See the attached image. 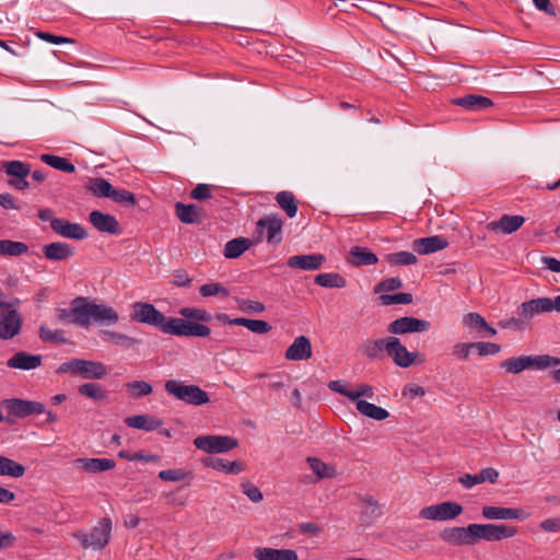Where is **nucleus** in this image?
Masks as SVG:
<instances>
[{
    "mask_svg": "<svg viewBox=\"0 0 560 560\" xmlns=\"http://www.w3.org/2000/svg\"><path fill=\"white\" fill-rule=\"evenodd\" d=\"M91 224L102 233L117 235L120 233V225L117 219L100 210H93L89 214Z\"/></svg>",
    "mask_w": 560,
    "mask_h": 560,
    "instance_id": "nucleus-19",
    "label": "nucleus"
},
{
    "mask_svg": "<svg viewBox=\"0 0 560 560\" xmlns=\"http://www.w3.org/2000/svg\"><path fill=\"white\" fill-rule=\"evenodd\" d=\"M214 187L209 184H197L190 191L189 197L194 200L205 202L214 199Z\"/></svg>",
    "mask_w": 560,
    "mask_h": 560,
    "instance_id": "nucleus-53",
    "label": "nucleus"
},
{
    "mask_svg": "<svg viewBox=\"0 0 560 560\" xmlns=\"http://www.w3.org/2000/svg\"><path fill=\"white\" fill-rule=\"evenodd\" d=\"M2 171L12 177L8 183L15 189L25 190L30 187L26 177L31 174V166L22 161H7L2 164Z\"/></svg>",
    "mask_w": 560,
    "mask_h": 560,
    "instance_id": "nucleus-13",
    "label": "nucleus"
},
{
    "mask_svg": "<svg viewBox=\"0 0 560 560\" xmlns=\"http://www.w3.org/2000/svg\"><path fill=\"white\" fill-rule=\"evenodd\" d=\"M164 388L170 396L188 405L202 406L210 400L208 393L198 385L185 384L182 381L168 380L165 382Z\"/></svg>",
    "mask_w": 560,
    "mask_h": 560,
    "instance_id": "nucleus-3",
    "label": "nucleus"
},
{
    "mask_svg": "<svg viewBox=\"0 0 560 560\" xmlns=\"http://www.w3.org/2000/svg\"><path fill=\"white\" fill-rule=\"evenodd\" d=\"M463 323L470 329L482 331V327H487L486 319L478 313L471 312L464 316Z\"/></svg>",
    "mask_w": 560,
    "mask_h": 560,
    "instance_id": "nucleus-59",
    "label": "nucleus"
},
{
    "mask_svg": "<svg viewBox=\"0 0 560 560\" xmlns=\"http://www.w3.org/2000/svg\"><path fill=\"white\" fill-rule=\"evenodd\" d=\"M109 198L126 207H133L137 203L136 196L127 189H115L113 187V195Z\"/></svg>",
    "mask_w": 560,
    "mask_h": 560,
    "instance_id": "nucleus-55",
    "label": "nucleus"
},
{
    "mask_svg": "<svg viewBox=\"0 0 560 560\" xmlns=\"http://www.w3.org/2000/svg\"><path fill=\"white\" fill-rule=\"evenodd\" d=\"M535 314L532 310V304L523 302L516 310V316L501 319L498 325L502 329H512L515 331H524L530 326L532 319Z\"/></svg>",
    "mask_w": 560,
    "mask_h": 560,
    "instance_id": "nucleus-15",
    "label": "nucleus"
},
{
    "mask_svg": "<svg viewBox=\"0 0 560 560\" xmlns=\"http://www.w3.org/2000/svg\"><path fill=\"white\" fill-rule=\"evenodd\" d=\"M2 406L8 410L5 421L14 422V418H25L32 415L45 412V405L39 401L24 400L20 398L4 399Z\"/></svg>",
    "mask_w": 560,
    "mask_h": 560,
    "instance_id": "nucleus-7",
    "label": "nucleus"
},
{
    "mask_svg": "<svg viewBox=\"0 0 560 560\" xmlns=\"http://www.w3.org/2000/svg\"><path fill=\"white\" fill-rule=\"evenodd\" d=\"M463 513V506L454 501H444L439 504L424 506L419 512V517L423 520L445 522L455 520Z\"/></svg>",
    "mask_w": 560,
    "mask_h": 560,
    "instance_id": "nucleus-9",
    "label": "nucleus"
},
{
    "mask_svg": "<svg viewBox=\"0 0 560 560\" xmlns=\"http://www.w3.org/2000/svg\"><path fill=\"white\" fill-rule=\"evenodd\" d=\"M523 370H545L560 365V358L549 354L522 355Z\"/></svg>",
    "mask_w": 560,
    "mask_h": 560,
    "instance_id": "nucleus-33",
    "label": "nucleus"
},
{
    "mask_svg": "<svg viewBox=\"0 0 560 560\" xmlns=\"http://www.w3.org/2000/svg\"><path fill=\"white\" fill-rule=\"evenodd\" d=\"M83 296H77L70 302V308H56V318L61 323H71L83 327L78 310L82 308Z\"/></svg>",
    "mask_w": 560,
    "mask_h": 560,
    "instance_id": "nucleus-32",
    "label": "nucleus"
},
{
    "mask_svg": "<svg viewBox=\"0 0 560 560\" xmlns=\"http://www.w3.org/2000/svg\"><path fill=\"white\" fill-rule=\"evenodd\" d=\"M469 525L466 527L453 526L446 527L440 533L443 542L453 546H474L472 534H470Z\"/></svg>",
    "mask_w": 560,
    "mask_h": 560,
    "instance_id": "nucleus-18",
    "label": "nucleus"
},
{
    "mask_svg": "<svg viewBox=\"0 0 560 560\" xmlns=\"http://www.w3.org/2000/svg\"><path fill=\"white\" fill-rule=\"evenodd\" d=\"M431 328V323L411 316L399 317L387 326V331L393 335H406L411 332H424Z\"/></svg>",
    "mask_w": 560,
    "mask_h": 560,
    "instance_id": "nucleus-14",
    "label": "nucleus"
},
{
    "mask_svg": "<svg viewBox=\"0 0 560 560\" xmlns=\"http://www.w3.org/2000/svg\"><path fill=\"white\" fill-rule=\"evenodd\" d=\"M470 534H472L474 545L480 540L500 541L502 539L514 537L517 529L506 524H469Z\"/></svg>",
    "mask_w": 560,
    "mask_h": 560,
    "instance_id": "nucleus-5",
    "label": "nucleus"
},
{
    "mask_svg": "<svg viewBox=\"0 0 560 560\" xmlns=\"http://www.w3.org/2000/svg\"><path fill=\"white\" fill-rule=\"evenodd\" d=\"M278 206L289 218H294L298 213L299 201L292 191L282 190L275 197Z\"/></svg>",
    "mask_w": 560,
    "mask_h": 560,
    "instance_id": "nucleus-37",
    "label": "nucleus"
},
{
    "mask_svg": "<svg viewBox=\"0 0 560 560\" xmlns=\"http://www.w3.org/2000/svg\"><path fill=\"white\" fill-rule=\"evenodd\" d=\"M256 560H298V552L293 549H276L270 547H257L254 549Z\"/></svg>",
    "mask_w": 560,
    "mask_h": 560,
    "instance_id": "nucleus-30",
    "label": "nucleus"
},
{
    "mask_svg": "<svg viewBox=\"0 0 560 560\" xmlns=\"http://www.w3.org/2000/svg\"><path fill=\"white\" fill-rule=\"evenodd\" d=\"M125 423L135 429L153 431L162 427L163 421L156 417L148 415L130 416L125 419Z\"/></svg>",
    "mask_w": 560,
    "mask_h": 560,
    "instance_id": "nucleus-35",
    "label": "nucleus"
},
{
    "mask_svg": "<svg viewBox=\"0 0 560 560\" xmlns=\"http://www.w3.org/2000/svg\"><path fill=\"white\" fill-rule=\"evenodd\" d=\"M250 245L252 242L248 238L236 237L225 244L223 254L226 258H238L250 247Z\"/></svg>",
    "mask_w": 560,
    "mask_h": 560,
    "instance_id": "nucleus-42",
    "label": "nucleus"
},
{
    "mask_svg": "<svg viewBox=\"0 0 560 560\" xmlns=\"http://www.w3.org/2000/svg\"><path fill=\"white\" fill-rule=\"evenodd\" d=\"M474 350H476L479 355H488L500 352L501 347L493 342L478 341L474 342Z\"/></svg>",
    "mask_w": 560,
    "mask_h": 560,
    "instance_id": "nucleus-64",
    "label": "nucleus"
},
{
    "mask_svg": "<svg viewBox=\"0 0 560 560\" xmlns=\"http://www.w3.org/2000/svg\"><path fill=\"white\" fill-rule=\"evenodd\" d=\"M283 220L279 214H271L261 218L257 222V232L265 234V238L270 245H278L282 242Z\"/></svg>",
    "mask_w": 560,
    "mask_h": 560,
    "instance_id": "nucleus-12",
    "label": "nucleus"
},
{
    "mask_svg": "<svg viewBox=\"0 0 560 560\" xmlns=\"http://www.w3.org/2000/svg\"><path fill=\"white\" fill-rule=\"evenodd\" d=\"M361 397H368L373 398L374 397V389L370 384L362 383L357 386L355 390H352V394L349 395V399L351 401H358L361 400Z\"/></svg>",
    "mask_w": 560,
    "mask_h": 560,
    "instance_id": "nucleus-63",
    "label": "nucleus"
},
{
    "mask_svg": "<svg viewBox=\"0 0 560 560\" xmlns=\"http://www.w3.org/2000/svg\"><path fill=\"white\" fill-rule=\"evenodd\" d=\"M40 160L45 164L49 165L50 167H52L55 170H58V171H61L65 173H69V174L75 172V166L71 162H69V160L66 158L52 155V154H42Z\"/></svg>",
    "mask_w": 560,
    "mask_h": 560,
    "instance_id": "nucleus-48",
    "label": "nucleus"
},
{
    "mask_svg": "<svg viewBox=\"0 0 560 560\" xmlns=\"http://www.w3.org/2000/svg\"><path fill=\"white\" fill-rule=\"evenodd\" d=\"M44 257L51 261H65L73 257L75 249L66 242H54L43 246Z\"/></svg>",
    "mask_w": 560,
    "mask_h": 560,
    "instance_id": "nucleus-24",
    "label": "nucleus"
},
{
    "mask_svg": "<svg viewBox=\"0 0 560 560\" xmlns=\"http://www.w3.org/2000/svg\"><path fill=\"white\" fill-rule=\"evenodd\" d=\"M25 471L26 468L22 464L0 455V476L21 478L24 476Z\"/></svg>",
    "mask_w": 560,
    "mask_h": 560,
    "instance_id": "nucleus-40",
    "label": "nucleus"
},
{
    "mask_svg": "<svg viewBox=\"0 0 560 560\" xmlns=\"http://www.w3.org/2000/svg\"><path fill=\"white\" fill-rule=\"evenodd\" d=\"M377 261V256L366 247L353 246L349 252L348 262L354 267L371 266Z\"/></svg>",
    "mask_w": 560,
    "mask_h": 560,
    "instance_id": "nucleus-34",
    "label": "nucleus"
},
{
    "mask_svg": "<svg viewBox=\"0 0 560 560\" xmlns=\"http://www.w3.org/2000/svg\"><path fill=\"white\" fill-rule=\"evenodd\" d=\"M501 368L511 374H518V373L523 372L524 370H523L522 355L513 357V358L504 360L501 363Z\"/></svg>",
    "mask_w": 560,
    "mask_h": 560,
    "instance_id": "nucleus-62",
    "label": "nucleus"
},
{
    "mask_svg": "<svg viewBox=\"0 0 560 560\" xmlns=\"http://www.w3.org/2000/svg\"><path fill=\"white\" fill-rule=\"evenodd\" d=\"M314 282L317 285L324 287V288H345L347 285L346 279L336 272H325V273H318Z\"/></svg>",
    "mask_w": 560,
    "mask_h": 560,
    "instance_id": "nucleus-46",
    "label": "nucleus"
},
{
    "mask_svg": "<svg viewBox=\"0 0 560 560\" xmlns=\"http://www.w3.org/2000/svg\"><path fill=\"white\" fill-rule=\"evenodd\" d=\"M499 478V471L492 467L483 468L478 474H465L458 478V482L466 489H471L482 482L495 483Z\"/></svg>",
    "mask_w": 560,
    "mask_h": 560,
    "instance_id": "nucleus-28",
    "label": "nucleus"
},
{
    "mask_svg": "<svg viewBox=\"0 0 560 560\" xmlns=\"http://www.w3.org/2000/svg\"><path fill=\"white\" fill-rule=\"evenodd\" d=\"M57 374H71L85 380H102L108 375L107 366L101 361L71 359L61 363Z\"/></svg>",
    "mask_w": 560,
    "mask_h": 560,
    "instance_id": "nucleus-2",
    "label": "nucleus"
},
{
    "mask_svg": "<svg viewBox=\"0 0 560 560\" xmlns=\"http://www.w3.org/2000/svg\"><path fill=\"white\" fill-rule=\"evenodd\" d=\"M78 392L95 401L104 400L107 397L106 389L97 383H84L79 386Z\"/></svg>",
    "mask_w": 560,
    "mask_h": 560,
    "instance_id": "nucleus-49",
    "label": "nucleus"
},
{
    "mask_svg": "<svg viewBox=\"0 0 560 560\" xmlns=\"http://www.w3.org/2000/svg\"><path fill=\"white\" fill-rule=\"evenodd\" d=\"M355 408L359 413L377 421L385 420L389 417V412L386 409L366 400H358Z\"/></svg>",
    "mask_w": 560,
    "mask_h": 560,
    "instance_id": "nucleus-38",
    "label": "nucleus"
},
{
    "mask_svg": "<svg viewBox=\"0 0 560 560\" xmlns=\"http://www.w3.org/2000/svg\"><path fill=\"white\" fill-rule=\"evenodd\" d=\"M237 440L226 435H200L194 440V445L206 453H226L237 446Z\"/></svg>",
    "mask_w": 560,
    "mask_h": 560,
    "instance_id": "nucleus-10",
    "label": "nucleus"
},
{
    "mask_svg": "<svg viewBox=\"0 0 560 560\" xmlns=\"http://www.w3.org/2000/svg\"><path fill=\"white\" fill-rule=\"evenodd\" d=\"M387 337L383 339H369L360 346L361 353L370 360L380 358L386 351Z\"/></svg>",
    "mask_w": 560,
    "mask_h": 560,
    "instance_id": "nucleus-41",
    "label": "nucleus"
},
{
    "mask_svg": "<svg viewBox=\"0 0 560 560\" xmlns=\"http://www.w3.org/2000/svg\"><path fill=\"white\" fill-rule=\"evenodd\" d=\"M112 528V520L109 517H103L89 534L84 532H78L74 533L73 536L81 542L83 548L102 550L108 545L110 540Z\"/></svg>",
    "mask_w": 560,
    "mask_h": 560,
    "instance_id": "nucleus-4",
    "label": "nucleus"
},
{
    "mask_svg": "<svg viewBox=\"0 0 560 560\" xmlns=\"http://www.w3.org/2000/svg\"><path fill=\"white\" fill-rule=\"evenodd\" d=\"M179 314L187 319H194L199 323H208L212 319V315L203 310L197 307H183L179 310Z\"/></svg>",
    "mask_w": 560,
    "mask_h": 560,
    "instance_id": "nucleus-52",
    "label": "nucleus"
},
{
    "mask_svg": "<svg viewBox=\"0 0 560 560\" xmlns=\"http://www.w3.org/2000/svg\"><path fill=\"white\" fill-rule=\"evenodd\" d=\"M83 327L88 328L92 323L100 326H113L119 320L116 310L106 304H97L83 296L82 308L78 310Z\"/></svg>",
    "mask_w": 560,
    "mask_h": 560,
    "instance_id": "nucleus-1",
    "label": "nucleus"
},
{
    "mask_svg": "<svg viewBox=\"0 0 560 560\" xmlns=\"http://www.w3.org/2000/svg\"><path fill=\"white\" fill-rule=\"evenodd\" d=\"M525 222L522 215L503 214L499 220L491 221L487 224L490 232H502L503 234H512L516 232Z\"/></svg>",
    "mask_w": 560,
    "mask_h": 560,
    "instance_id": "nucleus-22",
    "label": "nucleus"
},
{
    "mask_svg": "<svg viewBox=\"0 0 560 560\" xmlns=\"http://www.w3.org/2000/svg\"><path fill=\"white\" fill-rule=\"evenodd\" d=\"M175 213L183 223L200 224L202 222L203 208L195 203L176 202Z\"/></svg>",
    "mask_w": 560,
    "mask_h": 560,
    "instance_id": "nucleus-27",
    "label": "nucleus"
},
{
    "mask_svg": "<svg viewBox=\"0 0 560 560\" xmlns=\"http://www.w3.org/2000/svg\"><path fill=\"white\" fill-rule=\"evenodd\" d=\"M447 246V240L439 235L416 238L412 242V249L419 255H429L442 250Z\"/></svg>",
    "mask_w": 560,
    "mask_h": 560,
    "instance_id": "nucleus-25",
    "label": "nucleus"
},
{
    "mask_svg": "<svg viewBox=\"0 0 560 560\" xmlns=\"http://www.w3.org/2000/svg\"><path fill=\"white\" fill-rule=\"evenodd\" d=\"M51 230L57 235L69 240L83 241L89 236L86 229L82 224L70 222L66 219L58 218V220H54L51 222Z\"/></svg>",
    "mask_w": 560,
    "mask_h": 560,
    "instance_id": "nucleus-16",
    "label": "nucleus"
},
{
    "mask_svg": "<svg viewBox=\"0 0 560 560\" xmlns=\"http://www.w3.org/2000/svg\"><path fill=\"white\" fill-rule=\"evenodd\" d=\"M481 514L487 520H526L529 514L517 508H503L486 505Z\"/></svg>",
    "mask_w": 560,
    "mask_h": 560,
    "instance_id": "nucleus-20",
    "label": "nucleus"
},
{
    "mask_svg": "<svg viewBox=\"0 0 560 560\" xmlns=\"http://www.w3.org/2000/svg\"><path fill=\"white\" fill-rule=\"evenodd\" d=\"M28 252V246L23 242L0 240V255L19 257Z\"/></svg>",
    "mask_w": 560,
    "mask_h": 560,
    "instance_id": "nucleus-47",
    "label": "nucleus"
},
{
    "mask_svg": "<svg viewBox=\"0 0 560 560\" xmlns=\"http://www.w3.org/2000/svg\"><path fill=\"white\" fill-rule=\"evenodd\" d=\"M325 261L323 254H303L289 257L287 265L293 269L313 271L318 270Z\"/></svg>",
    "mask_w": 560,
    "mask_h": 560,
    "instance_id": "nucleus-21",
    "label": "nucleus"
},
{
    "mask_svg": "<svg viewBox=\"0 0 560 560\" xmlns=\"http://www.w3.org/2000/svg\"><path fill=\"white\" fill-rule=\"evenodd\" d=\"M386 353L394 363L400 368H409L417 362L419 352H410L401 343L400 339L394 336L387 337Z\"/></svg>",
    "mask_w": 560,
    "mask_h": 560,
    "instance_id": "nucleus-11",
    "label": "nucleus"
},
{
    "mask_svg": "<svg viewBox=\"0 0 560 560\" xmlns=\"http://www.w3.org/2000/svg\"><path fill=\"white\" fill-rule=\"evenodd\" d=\"M210 328L202 324L184 318L171 317L166 326L165 334L177 337H209Z\"/></svg>",
    "mask_w": 560,
    "mask_h": 560,
    "instance_id": "nucleus-8",
    "label": "nucleus"
},
{
    "mask_svg": "<svg viewBox=\"0 0 560 560\" xmlns=\"http://www.w3.org/2000/svg\"><path fill=\"white\" fill-rule=\"evenodd\" d=\"M125 386L129 393V396L133 399L149 396L153 392L151 384L144 381L128 382Z\"/></svg>",
    "mask_w": 560,
    "mask_h": 560,
    "instance_id": "nucleus-51",
    "label": "nucleus"
},
{
    "mask_svg": "<svg viewBox=\"0 0 560 560\" xmlns=\"http://www.w3.org/2000/svg\"><path fill=\"white\" fill-rule=\"evenodd\" d=\"M86 189L97 198H109L113 195V185L105 178H89Z\"/></svg>",
    "mask_w": 560,
    "mask_h": 560,
    "instance_id": "nucleus-39",
    "label": "nucleus"
},
{
    "mask_svg": "<svg viewBox=\"0 0 560 560\" xmlns=\"http://www.w3.org/2000/svg\"><path fill=\"white\" fill-rule=\"evenodd\" d=\"M380 300L383 305L410 304L413 298L411 293L401 292L396 294H382Z\"/></svg>",
    "mask_w": 560,
    "mask_h": 560,
    "instance_id": "nucleus-57",
    "label": "nucleus"
},
{
    "mask_svg": "<svg viewBox=\"0 0 560 560\" xmlns=\"http://www.w3.org/2000/svg\"><path fill=\"white\" fill-rule=\"evenodd\" d=\"M312 343L306 336H299L285 350L284 358L290 361H304L312 357Z\"/></svg>",
    "mask_w": 560,
    "mask_h": 560,
    "instance_id": "nucleus-23",
    "label": "nucleus"
},
{
    "mask_svg": "<svg viewBox=\"0 0 560 560\" xmlns=\"http://www.w3.org/2000/svg\"><path fill=\"white\" fill-rule=\"evenodd\" d=\"M385 260L390 266H409L417 264L418 258L413 253L402 250L387 254Z\"/></svg>",
    "mask_w": 560,
    "mask_h": 560,
    "instance_id": "nucleus-50",
    "label": "nucleus"
},
{
    "mask_svg": "<svg viewBox=\"0 0 560 560\" xmlns=\"http://www.w3.org/2000/svg\"><path fill=\"white\" fill-rule=\"evenodd\" d=\"M159 478L163 481H182L186 478H192L191 471H185L183 469H165L159 472Z\"/></svg>",
    "mask_w": 560,
    "mask_h": 560,
    "instance_id": "nucleus-58",
    "label": "nucleus"
},
{
    "mask_svg": "<svg viewBox=\"0 0 560 560\" xmlns=\"http://www.w3.org/2000/svg\"><path fill=\"white\" fill-rule=\"evenodd\" d=\"M527 302H528V304H532V310H533L535 316L539 315L541 313H549V312L553 311L550 298H537V299H532Z\"/></svg>",
    "mask_w": 560,
    "mask_h": 560,
    "instance_id": "nucleus-60",
    "label": "nucleus"
},
{
    "mask_svg": "<svg viewBox=\"0 0 560 560\" xmlns=\"http://www.w3.org/2000/svg\"><path fill=\"white\" fill-rule=\"evenodd\" d=\"M100 336L103 341L112 342L114 345L121 346L126 349H129L138 343V340L136 338L113 330H101Z\"/></svg>",
    "mask_w": 560,
    "mask_h": 560,
    "instance_id": "nucleus-43",
    "label": "nucleus"
},
{
    "mask_svg": "<svg viewBox=\"0 0 560 560\" xmlns=\"http://www.w3.org/2000/svg\"><path fill=\"white\" fill-rule=\"evenodd\" d=\"M234 323L236 326H244L252 332L259 335L268 334L272 329V326L268 322L261 319L237 317L234 318Z\"/></svg>",
    "mask_w": 560,
    "mask_h": 560,
    "instance_id": "nucleus-45",
    "label": "nucleus"
},
{
    "mask_svg": "<svg viewBox=\"0 0 560 560\" xmlns=\"http://www.w3.org/2000/svg\"><path fill=\"white\" fill-rule=\"evenodd\" d=\"M452 104L463 107L467 110H482L490 108L493 105L489 97L477 94H468L462 97L453 98Z\"/></svg>",
    "mask_w": 560,
    "mask_h": 560,
    "instance_id": "nucleus-31",
    "label": "nucleus"
},
{
    "mask_svg": "<svg viewBox=\"0 0 560 560\" xmlns=\"http://www.w3.org/2000/svg\"><path fill=\"white\" fill-rule=\"evenodd\" d=\"M199 293L203 298H209L213 295H221L223 298H226L230 294L229 290L219 282H210L202 284L199 289Z\"/></svg>",
    "mask_w": 560,
    "mask_h": 560,
    "instance_id": "nucleus-54",
    "label": "nucleus"
},
{
    "mask_svg": "<svg viewBox=\"0 0 560 560\" xmlns=\"http://www.w3.org/2000/svg\"><path fill=\"white\" fill-rule=\"evenodd\" d=\"M22 319L15 310L0 316V338L8 340L20 332Z\"/></svg>",
    "mask_w": 560,
    "mask_h": 560,
    "instance_id": "nucleus-26",
    "label": "nucleus"
},
{
    "mask_svg": "<svg viewBox=\"0 0 560 560\" xmlns=\"http://www.w3.org/2000/svg\"><path fill=\"white\" fill-rule=\"evenodd\" d=\"M42 361L43 358L40 354H31L24 351H19L7 361V365L11 369L28 371L39 368L42 365Z\"/></svg>",
    "mask_w": 560,
    "mask_h": 560,
    "instance_id": "nucleus-29",
    "label": "nucleus"
},
{
    "mask_svg": "<svg viewBox=\"0 0 560 560\" xmlns=\"http://www.w3.org/2000/svg\"><path fill=\"white\" fill-rule=\"evenodd\" d=\"M237 304H238L240 310L245 313L258 314V313H262L266 308L261 302L246 300V299L237 300Z\"/></svg>",
    "mask_w": 560,
    "mask_h": 560,
    "instance_id": "nucleus-61",
    "label": "nucleus"
},
{
    "mask_svg": "<svg viewBox=\"0 0 560 560\" xmlns=\"http://www.w3.org/2000/svg\"><path fill=\"white\" fill-rule=\"evenodd\" d=\"M131 318L135 322L156 327L165 334L171 317H166L151 303L136 302L132 305Z\"/></svg>",
    "mask_w": 560,
    "mask_h": 560,
    "instance_id": "nucleus-6",
    "label": "nucleus"
},
{
    "mask_svg": "<svg viewBox=\"0 0 560 560\" xmlns=\"http://www.w3.org/2000/svg\"><path fill=\"white\" fill-rule=\"evenodd\" d=\"M207 467H211L215 470L223 471L226 474L237 475L244 470V465L241 462H229L223 458L207 457L202 460Z\"/></svg>",
    "mask_w": 560,
    "mask_h": 560,
    "instance_id": "nucleus-36",
    "label": "nucleus"
},
{
    "mask_svg": "<svg viewBox=\"0 0 560 560\" xmlns=\"http://www.w3.org/2000/svg\"><path fill=\"white\" fill-rule=\"evenodd\" d=\"M39 337L45 342L66 343L67 339L63 336V331L60 329L51 330L45 326L39 327Z\"/></svg>",
    "mask_w": 560,
    "mask_h": 560,
    "instance_id": "nucleus-56",
    "label": "nucleus"
},
{
    "mask_svg": "<svg viewBox=\"0 0 560 560\" xmlns=\"http://www.w3.org/2000/svg\"><path fill=\"white\" fill-rule=\"evenodd\" d=\"M72 465L78 470L100 474L113 469L116 466V462L112 458L79 457L73 459Z\"/></svg>",
    "mask_w": 560,
    "mask_h": 560,
    "instance_id": "nucleus-17",
    "label": "nucleus"
},
{
    "mask_svg": "<svg viewBox=\"0 0 560 560\" xmlns=\"http://www.w3.org/2000/svg\"><path fill=\"white\" fill-rule=\"evenodd\" d=\"M306 462L318 479L334 478L337 476L335 467L327 465L317 457H307Z\"/></svg>",
    "mask_w": 560,
    "mask_h": 560,
    "instance_id": "nucleus-44",
    "label": "nucleus"
}]
</instances>
